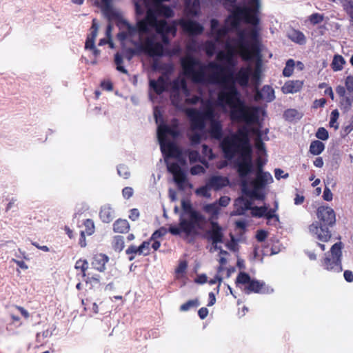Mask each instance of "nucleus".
<instances>
[{"label": "nucleus", "mask_w": 353, "mask_h": 353, "mask_svg": "<svg viewBox=\"0 0 353 353\" xmlns=\"http://www.w3.org/2000/svg\"><path fill=\"white\" fill-rule=\"evenodd\" d=\"M352 101L353 99L348 97H342L340 101L341 108L347 112L352 106Z\"/></svg>", "instance_id": "37"}, {"label": "nucleus", "mask_w": 353, "mask_h": 353, "mask_svg": "<svg viewBox=\"0 0 353 353\" xmlns=\"http://www.w3.org/2000/svg\"><path fill=\"white\" fill-rule=\"evenodd\" d=\"M342 6L344 10L350 15L351 21L353 23V1L352 0H343Z\"/></svg>", "instance_id": "32"}, {"label": "nucleus", "mask_w": 353, "mask_h": 353, "mask_svg": "<svg viewBox=\"0 0 353 353\" xmlns=\"http://www.w3.org/2000/svg\"><path fill=\"white\" fill-rule=\"evenodd\" d=\"M139 255L146 256L150 253V243L148 241H144L139 246Z\"/></svg>", "instance_id": "43"}, {"label": "nucleus", "mask_w": 353, "mask_h": 353, "mask_svg": "<svg viewBox=\"0 0 353 353\" xmlns=\"http://www.w3.org/2000/svg\"><path fill=\"white\" fill-rule=\"evenodd\" d=\"M230 202V198L227 196H221L218 203V205L221 207H226Z\"/></svg>", "instance_id": "53"}, {"label": "nucleus", "mask_w": 353, "mask_h": 353, "mask_svg": "<svg viewBox=\"0 0 353 353\" xmlns=\"http://www.w3.org/2000/svg\"><path fill=\"white\" fill-rule=\"evenodd\" d=\"M324 19V16L319 13H314L309 17L310 22L313 25L321 23Z\"/></svg>", "instance_id": "40"}, {"label": "nucleus", "mask_w": 353, "mask_h": 353, "mask_svg": "<svg viewBox=\"0 0 353 353\" xmlns=\"http://www.w3.org/2000/svg\"><path fill=\"white\" fill-rule=\"evenodd\" d=\"M222 276H221V273H219L217 272V274H216V276H214V278L213 279H211L210 281H209V283L210 285H213V284H215L216 282H219V285L217 286V291H219V286H220V283L222 281Z\"/></svg>", "instance_id": "55"}, {"label": "nucleus", "mask_w": 353, "mask_h": 353, "mask_svg": "<svg viewBox=\"0 0 353 353\" xmlns=\"http://www.w3.org/2000/svg\"><path fill=\"white\" fill-rule=\"evenodd\" d=\"M341 242H337L332 246L330 254H325V257L322 261V266L325 270L336 273H339L343 270L341 265Z\"/></svg>", "instance_id": "5"}, {"label": "nucleus", "mask_w": 353, "mask_h": 353, "mask_svg": "<svg viewBox=\"0 0 353 353\" xmlns=\"http://www.w3.org/2000/svg\"><path fill=\"white\" fill-rule=\"evenodd\" d=\"M336 92L341 97H344L345 94V88L342 85H338L336 88Z\"/></svg>", "instance_id": "63"}, {"label": "nucleus", "mask_w": 353, "mask_h": 353, "mask_svg": "<svg viewBox=\"0 0 353 353\" xmlns=\"http://www.w3.org/2000/svg\"><path fill=\"white\" fill-rule=\"evenodd\" d=\"M181 231H182L181 226L176 227V226L171 225L169 228V232L174 235L179 234Z\"/></svg>", "instance_id": "60"}, {"label": "nucleus", "mask_w": 353, "mask_h": 353, "mask_svg": "<svg viewBox=\"0 0 353 353\" xmlns=\"http://www.w3.org/2000/svg\"><path fill=\"white\" fill-rule=\"evenodd\" d=\"M253 132L256 134L255 147L259 157L256 159L258 169L256 178L250 182L246 179L252 168V149L247 128H239L236 133L225 137L221 145L226 158L230 159L236 154L239 156L237 170L241 179L242 190L252 198L263 199L264 195L261 191L273 182V178L270 173L262 170L265 163L263 159V155L265 154V146L259 130L253 129Z\"/></svg>", "instance_id": "2"}, {"label": "nucleus", "mask_w": 353, "mask_h": 353, "mask_svg": "<svg viewBox=\"0 0 353 353\" xmlns=\"http://www.w3.org/2000/svg\"><path fill=\"white\" fill-rule=\"evenodd\" d=\"M316 136L318 139L325 141L328 139V132L324 128H319L316 132Z\"/></svg>", "instance_id": "42"}, {"label": "nucleus", "mask_w": 353, "mask_h": 353, "mask_svg": "<svg viewBox=\"0 0 353 353\" xmlns=\"http://www.w3.org/2000/svg\"><path fill=\"white\" fill-rule=\"evenodd\" d=\"M339 117V112L338 110H334L331 113L330 126L334 128L335 130L339 128V124L336 123Z\"/></svg>", "instance_id": "36"}, {"label": "nucleus", "mask_w": 353, "mask_h": 353, "mask_svg": "<svg viewBox=\"0 0 353 353\" xmlns=\"http://www.w3.org/2000/svg\"><path fill=\"white\" fill-rule=\"evenodd\" d=\"M316 216L321 224L324 226H332L336 222L335 212L328 206H320L317 209Z\"/></svg>", "instance_id": "10"}, {"label": "nucleus", "mask_w": 353, "mask_h": 353, "mask_svg": "<svg viewBox=\"0 0 353 353\" xmlns=\"http://www.w3.org/2000/svg\"><path fill=\"white\" fill-rule=\"evenodd\" d=\"M85 230H82L81 232H85V234L87 235H91L94 232V224L92 220L86 219L84 222Z\"/></svg>", "instance_id": "34"}, {"label": "nucleus", "mask_w": 353, "mask_h": 353, "mask_svg": "<svg viewBox=\"0 0 353 353\" xmlns=\"http://www.w3.org/2000/svg\"><path fill=\"white\" fill-rule=\"evenodd\" d=\"M52 333L50 330H44L41 333H38L37 334V341L38 343H41L42 342L41 337L43 339L49 338L52 336Z\"/></svg>", "instance_id": "45"}, {"label": "nucleus", "mask_w": 353, "mask_h": 353, "mask_svg": "<svg viewBox=\"0 0 353 353\" xmlns=\"http://www.w3.org/2000/svg\"><path fill=\"white\" fill-rule=\"evenodd\" d=\"M172 25H179L183 31L190 36L201 34L203 30V26L196 21L183 18L177 21H174ZM176 28V27H175Z\"/></svg>", "instance_id": "8"}, {"label": "nucleus", "mask_w": 353, "mask_h": 353, "mask_svg": "<svg viewBox=\"0 0 353 353\" xmlns=\"http://www.w3.org/2000/svg\"><path fill=\"white\" fill-rule=\"evenodd\" d=\"M211 190L212 189L208 185V183L206 182L205 185L196 189L195 193L199 196L210 198L211 196Z\"/></svg>", "instance_id": "29"}, {"label": "nucleus", "mask_w": 353, "mask_h": 353, "mask_svg": "<svg viewBox=\"0 0 353 353\" xmlns=\"http://www.w3.org/2000/svg\"><path fill=\"white\" fill-rule=\"evenodd\" d=\"M114 62L117 65V70L123 74H127L128 71L122 65L123 59L121 55L119 53H117L114 56Z\"/></svg>", "instance_id": "33"}, {"label": "nucleus", "mask_w": 353, "mask_h": 353, "mask_svg": "<svg viewBox=\"0 0 353 353\" xmlns=\"http://www.w3.org/2000/svg\"><path fill=\"white\" fill-rule=\"evenodd\" d=\"M274 98V91L273 88L269 85L263 86L261 90L257 91L254 96V99L256 101L263 99L267 102L273 101Z\"/></svg>", "instance_id": "14"}, {"label": "nucleus", "mask_w": 353, "mask_h": 353, "mask_svg": "<svg viewBox=\"0 0 353 353\" xmlns=\"http://www.w3.org/2000/svg\"><path fill=\"white\" fill-rule=\"evenodd\" d=\"M303 113L296 109H288L284 112V117L286 120L292 121L299 120L303 117Z\"/></svg>", "instance_id": "25"}, {"label": "nucleus", "mask_w": 353, "mask_h": 353, "mask_svg": "<svg viewBox=\"0 0 353 353\" xmlns=\"http://www.w3.org/2000/svg\"><path fill=\"white\" fill-rule=\"evenodd\" d=\"M99 215L103 222L110 223L114 217V212L110 205L106 204L101 208Z\"/></svg>", "instance_id": "20"}, {"label": "nucleus", "mask_w": 353, "mask_h": 353, "mask_svg": "<svg viewBox=\"0 0 353 353\" xmlns=\"http://www.w3.org/2000/svg\"><path fill=\"white\" fill-rule=\"evenodd\" d=\"M114 247L117 250L121 251L124 248V240L121 236L114 238Z\"/></svg>", "instance_id": "41"}, {"label": "nucleus", "mask_w": 353, "mask_h": 353, "mask_svg": "<svg viewBox=\"0 0 353 353\" xmlns=\"http://www.w3.org/2000/svg\"><path fill=\"white\" fill-rule=\"evenodd\" d=\"M179 134L177 124L174 122L172 125L159 124L157 138L162 153L165 155V161L168 171L172 174L174 182L181 188L185 182V175L178 163L172 162L170 157H179L180 151L178 147L169 140V137L175 138Z\"/></svg>", "instance_id": "4"}, {"label": "nucleus", "mask_w": 353, "mask_h": 353, "mask_svg": "<svg viewBox=\"0 0 353 353\" xmlns=\"http://www.w3.org/2000/svg\"><path fill=\"white\" fill-rule=\"evenodd\" d=\"M139 216V212L137 209H132L129 215V218L132 221H136Z\"/></svg>", "instance_id": "58"}, {"label": "nucleus", "mask_w": 353, "mask_h": 353, "mask_svg": "<svg viewBox=\"0 0 353 353\" xmlns=\"http://www.w3.org/2000/svg\"><path fill=\"white\" fill-rule=\"evenodd\" d=\"M345 63V61L342 56L335 55L332 63V68L334 71H340L343 69Z\"/></svg>", "instance_id": "28"}, {"label": "nucleus", "mask_w": 353, "mask_h": 353, "mask_svg": "<svg viewBox=\"0 0 353 353\" xmlns=\"http://www.w3.org/2000/svg\"><path fill=\"white\" fill-rule=\"evenodd\" d=\"M256 237L259 241H263L267 237V233L265 231H259L256 235Z\"/></svg>", "instance_id": "59"}, {"label": "nucleus", "mask_w": 353, "mask_h": 353, "mask_svg": "<svg viewBox=\"0 0 353 353\" xmlns=\"http://www.w3.org/2000/svg\"><path fill=\"white\" fill-rule=\"evenodd\" d=\"M204 211L210 216V221H214L219 214L220 208L216 203L205 205Z\"/></svg>", "instance_id": "23"}, {"label": "nucleus", "mask_w": 353, "mask_h": 353, "mask_svg": "<svg viewBox=\"0 0 353 353\" xmlns=\"http://www.w3.org/2000/svg\"><path fill=\"white\" fill-rule=\"evenodd\" d=\"M236 284L247 285L244 290L245 293L250 294L251 292L254 293H270L273 291L272 289L265 287V283L251 279L249 274L245 272H240L236 280Z\"/></svg>", "instance_id": "6"}, {"label": "nucleus", "mask_w": 353, "mask_h": 353, "mask_svg": "<svg viewBox=\"0 0 353 353\" xmlns=\"http://www.w3.org/2000/svg\"><path fill=\"white\" fill-rule=\"evenodd\" d=\"M303 85V81L300 80L288 81L281 88L284 94H293L301 90Z\"/></svg>", "instance_id": "15"}, {"label": "nucleus", "mask_w": 353, "mask_h": 353, "mask_svg": "<svg viewBox=\"0 0 353 353\" xmlns=\"http://www.w3.org/2000/svg\"><path fill=\"white\" fill-rule=\"evenodd\" d=\"M345 279L347 282H352L353 281V273L350 270H345L343 274Z\"/></svg>", "instance_id": "61"}, {"label": "nucleus", "mask_w": 353, "mask_h": 353, "mask_svg": "<svg viewBox=\"0 0 353 353\" xmlns=\"http://www.w3.org/2000/svg\"><path fill=\"white\" fill-rule=\"evenodd\" d=\"M275 177L277 179H280L281 178L286 179L288 177V174H284V172L281 169H276L274 171Z\"/></svg>", "instance_id": "56"}, {"label": "nucleus", "mask_w": 353, "mask_h": 353, "mask_svg": "<svg viewBox=\"0 0 353 353\" xmlns=\"http://www.w3.org/2000/svg\"><path fill=\"white\" fill-rule=\"evenodd\" d=\"M288 37L291 41L300 45L305 44L306 42V38L305 35L303 32L299 30H292L288 32Z\"/></svg>", "instance_id": "22"}, {"label": "nucleus", "mask_w": 353, "mask_h": 353, "mask_svg": "<svg viewBox=\"0 0 353 353\" xmlns=\"http://www.w3.org/2000/svg\"><path fill=\"white\" fill-rule=\"evenodd\" d=\"M185 13L187 16L196 17L200 12V2L199 0H186Z\"/></svg>", "instance_id": "17"}, {"label": "nucleus", "mask_w": 353, "mask_h": 353, "mask_svg": "<svg viewBox=\"0 0 353 353\" xmlns=\"http://www.w3.org/2000/svg\"><path fill=\"white\" fill-rule=\"evenodd\" d=\"M252 202L250 199L239 197L234 201V210L232 212V215H241L245 213L247 210L251 209Z\"/></svg>", "instance_id": "12"}, {"label": "nucleus", "mask_w": 353, "mask_h": 353, "mask_svg": "<svg viewBox=\"0 0 353 353\" xmlns=\"http://www.w3.org/2000/svg\"><path fill=\"white\" fill-rule=\"evenodd\" d=\"M308 230L310 234L320 241L317 243V245L320 247L321 250L324 251L325 250L324 243L328 242L332 237L330 231L327 228H324L322 224L319 225L318 222L310 224Z\"/></svg>", "instance_id": "7"}, {"label": "nucleus", "mask_w": 353, "mask_h": 353, "mask_svg": "<svg viewBox=\"0 0 353 353\" xmlns=\"http://www.w3.org/2000/svg\"><path fill=\"white\" fill-rule=\"evenodd\" d=\"M260 8V0H245V5L234 8L224 26L219 28L217 20H211L210 36L213 41L205 42V50L208 56L212 57L217 46L224 48V50L217 52L216 59L225 65L215 61L205 65L189 54L181 59L185 76L196 83L219 85L216 105L224 112L230 113L232 121L247 125L258 122L260 108L247 105L241 99L235 83L245 87L250 77L254 83L259 79Z\"/></svg>", "instance_id": "1"}, {"label": "nucleus", "mask_w": 353, "mask_h": 353, "mask_svg": "<svg viewBox=\"0 0 353 353\" xmlns=\"http://www.w3.org/2000/svg\"><path fill=\"white\" fill-rule=\"evenodd\" d=\"M268 206L263 205L261 207H251V214L253 216L256 217H263L265 215V212L267 211V208Z\"/></svg>", "instance_id": "31"}, {"label": "nucleus", "mask_w": 353, "mask_h": 353, "mask_svg": "<svg viewBox=\"0 0 353 353\" xmlns=\"http://www.w3.org/2000/svg\"><path fill=\"white\" fill-rule=\"evenodd\" d=\"M171 86L170 97L172 104L185 111L190 118L192 132L190 134L192 143H198L200 141L201 135L196 131L202 132L207 124L211 137L220 140L223 136L222 125L214 105L208 102L203 105L201 110L187 108V105L198 103L200 97L190 92L183 77H179L173 81Z\"/></svg>", "instance_id": "3"}, {"label": "nucleus", "mask_w": 353, "mask_h": 353, "mask_svg": "<svg viewBox=\"0 0 353 353\" xmlns=\"http://www.w3.org/2000/svg\"><path fill=\"white\" fill-rule=\"evenodd\" d=\"M199 316L201 319H204L208 314V310L205 307H201L198 312Z\"/></svg>", "instance_id": "62"}, {"label": "nucleus", "mask_w": 353, "mask_h": 353, "mask_svg": "<svg viewBox=\"0 0 353 353\" xmlns=\"http://www.w3.org/2000/svg\"><path fill=\"white\" fill-rule=\"evenodd\" d=\"M108 261V257L103 254H97L93 258L92 262V266L99 272H103L105 269V264Z\"/></svg>", "instance_id": "18"}, {"label": "nucleus", "mask_w": 353, "mask_h": 353, "mask_svg": "<svg viewBox=\"0 0 353 353\" xmlns=\"http://www.w3.org/2000/svg\"><path fill=\"white\" fill-rule=\"evenodd\" d=\"M167 230L164 228H161L159 230L154 232L152 236V239H154L161 236H163L166 234Z\"/></svg>", "instance_id": "52"}, {"label": "nucleus", "mask_w": 353, "mask_h": 353, "mask_svg": "<svg viewBox=\"0 0 353 353\" xmlns=\"http://www.w3.org/2000/svg\"><path fill=\"white\" fill-rule=\"evenodd\" d=\"M75 268L81 270L83 272V276H85V271L88 268V263L86 260H78L76 262Z\"/></svg>", "instance_id": "39"}, {"label": "nucleus", "mask_w": 353, "mask_h": 353, "mask_svg": "<svg viewBox=\"0 0 353 353\" xmlns=\"http://www.w3.org/2000/svg\"><path fill=\"white\" fill-rule=\"evenodd\" d=\"M216 252H218V256L219 257L218 261L220 263V265L217 268V272L219 273H221L222 271L225 270L224 265L227 263V256H228V253L226 251H224L222 249H221L220 247Z\"/></svg>", "instance_id": "26"}, {"label": "nucleus", "mask_w": 353, "mask_h": 353, "mask_svg": "<svg viewBox=\"0 0 353 353\" xmlns=\"http://www.w3.org/2000/svg\"><path fill=\"white\" fill-rule=\"evenodd\" d=\"M278 209V203L275 202V208L274 209H269L268 207L267 211L265 213L264 217H265L268 220L267 223L269 225H276L279 221V218L277 214H276V211Z\"/></svg>", "instance_id": "21"}, {"label": "nucleus", "mask_w": 353, "mask_h": 353, "mask_svg": "<svg viewBox=\"0 0 353 353\" xmlns=\"http://www.w3.org/2000/svg\"><path fill=\"white\" fill-rule=\"evenodd\" d=\"M98 29H99V26L97 23V20L93 19L92 25L91 27V32L88 36L86 41H85V48L86 50L94 49V48L95 47L94 40L97 35Z\"/></svg>", "instance_id": "16"}, {"label": "nucleus", "mask_w": 353, "mask_h": 353, "mask_svg": "<svg viewBox=\"0 0 353 353\" xmlns=\"http://www.w3.org/2000/svg\"><path fill=\"white\" fill-rule=\"evenodd\" d=\"M346 89L350 92H353V76H347L345 81Z\"/></svg>", "instance_id": "49"}, {"label": "nucleus", "mask_w": 353, "mask_h": 353, "mask_svg": "<svg viewBox=\"0 0 353 353\" xmlns=\"http://www.w3.org/2000/svg\"><path fill=\"white\" fill-rule=\"evenodd\" d=\"M325 148L324 144L320 141H312L310 146V152L314 155H319Z\"/></svg>", "instance_id": "27"}, {"label": "nucleus", "mask_w": 353, "mask_h": 353, "mask_svg": "<svg viewBox=\"0 0 353 353\" xmlns=\"http://www.w3.org/2000/svg\"><path fill=\"white\" fill-rule=\"evenodd\" d=\"M187 50L188 53L196 52L197 51V45L195 40L192 39L187 45Z\"/></svg>", "instance_id": "50"}, {"label": "nucleus", "mask_w": 353, "mask_h": 353, "mask_svg": "<svg viewBox=\"0 0 353 353\" xmlns=\"http://www.w3.org/2000/svg\"><path fill=\"white\" fill-rule=\"evenodd\" d=\"M205 172V168L200 165H196L191 168L190 173L192 175H198Z\"/></svg>", "instance_id": "46"}, {"label": "nucleus", "mask_w": 353, "mask_h": 353, "mask_svg": "<svg viewBox=\"0 0 353 353\" xmlns=\"http://www.w3.org/2000/svg\"><path fill=\"white\" fill-rule=\"evenodd\" d=\"M210 224L211 227L208 230L207 234L210 240L212 241L210 252L214 253L219 249L217 243L223 242V228L214 221H211Z\"/></svg>", "instance_id": "9"}, {"label": "nucleus", "mask_w": 353, "mask_h": 353, "mask_svg": "<svg viewBox=\"0 0 353 353\" xmlns=\"http://www.w3.org/2000/svg\"><path fill=\"white\" fill-rule=\"evenodd\" d=\"M199 302L197 299L190 300L188 302H186L185 303L181 305L180 310L183 311V312H185L192 307H195L199 306Z\"/></svg>", "instance_id": "35"}, {"label": "nucleus", "mask_w": 353, "mask_h": 353, "mask_svg": "<svg viewBox=\"0 0 353 353\" xmlns=\"http://www.w3.org/2000/svg\"><path fill=\"white\" fill-rule=\"evenodd\" d=\"M129 229V223L125 219H118L113 225V230L115 232L125 233Z\"/></svg>", "instance_id": "24"}, {"label": "nucleus", "mask_w": 353, "mask_h": 353, "mask_svg": "<svg viewBox=\"0 0 353 353\" xmlns=\"http://www.w3.org/2000/svg\"><path fill=\"white\" fill-rule=\"evenodd\" d=\"M133 194L134 190L131 187H125L122 190V195L125 199H128L132 197Z\"/></svg>", "instance_id": "47"}, {"label": "nucleus", "mask_w": 353, "mask_h": 353, "mask_svg": "<svg viewBox=\"0 0 353 353\" xmlns=\"http://www.w3.org/2000/svg\"><path fill=\"white\" fill-rule=\"evenodd\" d=\"M190 221L185 219H181L180 226L181 230L189 234H191L194 230V225L202 220V216L196 211L190 212Z\"/></svg>", "instance_id": "11"}, {"label": "nucleus", "mask_w": 353, "mask_h": 353, "mask_svg": "<svg viewBox=\"0 0 353 353\" xmlns=\"http://www.w3.org/2000/svg\"><path fill=\"white\" fill-rule=\"evenodd\" d=\"M139 246L137 247L135 245H130L127 250L126 253L128 254H139Z\"/></svg>", "instance_id": "57"}, {"label": "nucleus", "mask_w": 353, "mask_h": 353, "mask_svg": "<svg viewBox=\"0 0 353 353\" xmlns=\"http://www.w3.org/2000/svg\"><path fill=\"white\" fill-rule=\"evenodd\" d=\"M203 154L205 157H208L210 159L213 158V154L212 152V150L208 147L206 145H203Z\"/></svg>", "instance_id": "54"}, {"label": "nucleus", "mask_w": 353, "mask_h": 353, "mask_svg": "<svg viewBox=\"0 0 353 353\" xmlns=\"http://www.w3.org/2000/svg\"><path fill=\"white\" fill-rule=\"evenodd\" d=\"M207 182L214 190H219L229 184L228 179L223 176H212Z\"/></svg>", "instance_id": "13"}, {"label": "nucleus", "mask_w": 353, "mask_h": 353, "mask_svg": "<svg viewBox=\"0 0 353 353\" xmlns=\"http://www.w3.org/2000/svg\"><path fill=\"white\" fill-rule=\"evenodd\" d=\"M117 172L119 175L124 179H128L130 176L128 168L125 165H119L117 168Z\"/></svg>", "instance_id": "44"}, {"label": "nucleus", "mask_w": 353, "mask_h": 353, "mask_svg": "<svg viewBox=\"0 0 353 353\" xmlns=\"http://www.w3.org/2000/svg\"><path fill=\"white\" fill-rule=\"evenodd\" d=\"M167 85L166 79L164 77H160L157 80H150V87L157 94L162 93Z\"/></svg>", "instance_id": "19"}, {"label": "nucleus", "mask_w": 353, "mask_h": 353, "mask_svg": "<svg viewBox=\"0 0 353 353\" xmlns=\"http://www.w3.org/2000/svg\"><path fill=\"white\" fill-rule=\"evenodd\" d=\"M353 130V116L352 117L350 124L345 126L344 131L346 134H349L351 131Z\"/></svg>", "instance_id": "64"}, {"label": "nucleus", "mask_w": 353, "mask_h": 353, "mask_svg": "<svg viewBox=\"0 0 353 353\" xmlns=\"http://www.w3.org/2000/svg\"><path fill=\"white\" fill-rule=\"evenodd\" d=\"M188 157L190 163H194L200 160L199 154L196 151L190 150L188 152Z\"/></svg>", "instance_id": "48"}, {"label": "nucleus", "mask_w": 353, "mask_h": 353, "mask_svg": "<svg viewBox=\"0 0 353 353\" xmlns=\"http://www.w3.org/2000/svg\"><path fill=\"white\" fill-rule=\"evenodd\" d=\"M323 198L324 200L327 201H330L332 200L333 195L330 190V188L327 186L325 187L323 194Z\"/></svg>", "instance_id": "51"}, {"label": "nucleus", "mask_w": 353, "mask_h": 353, "mask_svg": "<svg viewBox=\"0 0 353 353\" xmlns=\"http://www.w3.org/2000/svg\"><path fill=\"white\" fill-rule=\"evenodd\" d=\"M187 267L188 264L186 261H183L179 263L178 267L176 269V274L178 279L183 276L187 269Z\"/></svg>", "instance_id": "38"}, {"label": "nucleus", "mask_w": 353, "mask_h": 353, "mask_svg": "<svg viewBox=\"0 0 353 353\" xmlns=\"http://www.w3.org/2000/svg\"><path fill=\"white\" fill-rule=\"evenodd\" d=\"M294 65H295L294 61L292 59H288L287 61L285 66L283 70V74L286 77H290L293 73Z\"/></svg>", "instance_id": "30"}]
</instances>
